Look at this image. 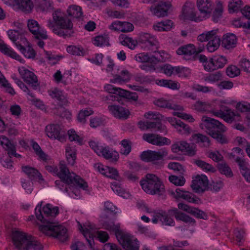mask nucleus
<instances>
[{
  "instance_id": "obj_9",
  "label": "nucleus",
  "mask_w": 250,
  "mask_h": 250,
  "mask_svg": "<svg viewBox=\"0 0 250 250\" xmlns=\"http://www.w3.org/2000/svg\"><path fill=\"white\" fill-rule=\"evenodd\" d=\"M168 155V151L166 148L160 149L158 151L147 150L143 151L140 157L142 160L146 162H152L155 164L158 161L163 160Z\"/></svg>"
},
{
  "instance_id": "obj_42",
  "label": "nucleus",
  "mask_w": 250,
  "mask_h": 250,
  "mask_svg": "<svg viewBox=\"0 0 250 250\" xmlns=\"http://www.w3.org/2000/svg\"><path fill=\"white\" fill-rule=\"evenodd\" d=\"M192 138L196 143H203L205 147H208L210 145V141L207 136L202 134L197 133L192 135Z\"/></svg>"
},
{
  "instance_id": "obj_21",
  "label": "nucleus",
  "mask_w": 250,
  "mask_h": 250,
  "mask_svg": "<svg viewBox=\"0 0 250 250\" xmlns=\"http://www.w3.org/2000/svg\"><path fill=\"white\" fill-rule=\"evenodd\" d=\"M196 49L193 44L183 45L178 48L176 53L179 55H183L186 60H192L194 58Z\"/></svg>"
},
{
  "instance_id": "obj_33",
  "label": "nucleus",
  "mask_w": 250,
  "mask_h": 250,
  "mask_svg": "<svg viewBox=\"0 0 250 250\" xmlns=\"http://www.w3.org/2000/svg\"><path fill=\"white\" fill-rule=\"evenodd\" d=\"M148 129H152L154 131H158L160 132L164 133L166 135L167 134V130L166 126L163 125L161 121H148V124H147Z\"/></svg>"
},
{
  "instance_id": "obj_47",
  "label": "nucleus",
  "mask_w": 250,
  "mask_h": 250,
  "mask_svg": "<svg viewBox=\"0 0 250 250\" xmlns=\"http://www.w3.org/2000/svg\"><path fill=\"white\" fill-rule=\"evenodd\" d=\"M68 53L76 56H83L84 52L82 47L80 46L70 45L67 48Z\"/></svg>"
},
{
  "instance_id": "obj_7",
  "label": "nucleus",
  "mask_w": 250,
  "mask_h": 250,
  "mask_svg": "<svg viewBox=\"0 0 250 250\" xmlns=\"http://www.w3.org/2000/svg\"><path fill=\"white\" fill-rule=\"evenodd\" d=\"M116 238L125 250H139V241L129 234L122 231L117 233Z\"/></svg>"
},
{
  "instance_id": "obj_38",
  "label": "nucleus",
  "mask_w": 250,
  "mask_h": 250,
  "mask_svg": "<svg viewBox=\"0 0 250 250\" xmlns=\"http://www.w3.org/2000/svg\"><path fill=\"white\" fill-rule=\"evenodd\" d=\"M129 79V72L126 70H124L121 71V75H115L114 79H111L110 81L113 83H121L125 81H128Z\"/></svg>"
},
{
  "instance_id": "obj_56",
  "label": "nucleus",
  "mask_w": 250,
  "mask_h": 250,
  "mask_svg": "<svg viewBox=\"0 0 250 250\" xmlns=\"http://www.w3.org/2000/svg\"><path fill=\"white\" fill-rule=\"evenodd\" d=\"M223 12V5L222 3L219 1L217 3V7L215 8L212 15L213 21L217 22L218 21L219 19L221 17Z\"/></svg>"
},
{
  "instance_id": "obj_62",
  "label": "nucleus",
  "mask_w": 250,
  "mask_h": 250,
  "mask_svg": "<svg viewBox=\"0 0 250 250\" xmlns=\"http://www.w3.org/2000/svg\"><path fill=\"white\" fill-rule=\"evenodd\" d=\"M176 66L173 67L169 64H166L161 67V70L163 73L168 76H170L172 74H175V68Z\"/></svg>"
},
{
  "instance_id": "obj_22",
  "label": "nucleus",
  "mask_w": 250,
  "mask_h": 250,
  "mask_svg": "<svg viewBox=\"0 0 250 250\" xmlns=\"http://www.w3.org/2000/svg\"><path fill=\"white\" fill-rule=\"evenodd\" d=\"M159 220L167 226H174L175 225L173 219L169 216L168 211H161L156 213L152 219V222L154 224L157 223Z\"/></svg>"
},
{
  "instance_id": "obj_32",
  "label": "nucleus",
  "mask_w": 250,
  "mask_h": 250,
  "mask_svg": "<svg viewBox=\"0 0 250 250\" xmlns=\"http://www.w3.org/2000/svg\"><path fill=\"white\" fill-rule=\"evenodd\" d=\"M103 228L110 232L115 233L116 237L118 232H122L120 229V224H117L115 225L113 222L109 221H104L101 223Z\"/></svg>"
},
{
  "instance_id": "obj_16",
  "label": "nucleus",
  "mask_w": 250,
  "mask_h": 250,
  "mask_svg": "<svg viewBox=\"0 0 250 250\" xmlns=\"http://www.w3.org/2000/svg\"><path fill=\"white\" fill-rule=\"evenodd\" d=\"M139 41L140 42L146 44L149 49L156 53L158 41L155 36L148 33L141 32L139 34Z\"/></svg>"
},
{
  "instance_id": "obj_24",
  "label": "nucleus",
  "mask_w": 250,
  "mask_h": 250,
  "mask_svg": "<svg viewBox=\"0 0 250 250\" xmlns=\"http://www.w3.org/2000/svg\"><path fill=\"white\" fill-rule=\"evenodd\" d=\"M34 6L38 11L47 12L53 9L52 3L50 0H33Z\"/></svg>"
},
{
  "instance_id": "obj_19",
  "label": "nucleus",
  "mask_w": 250,
  "mask_h": 250,
  "mask_svg": "<svg viewBox=\"0 0 250 250\" xmlns=\"http://www.w3.org/2000/svg\"><path fill=\"white\" fill-rule=\"evenodd\" d=\"M178 208L179 209L183 210L188 213L191 214L198 219L207 220L208 215L204 211L199 209L198 208L190 207L183 203H179L178 204Z\"/></svg>"
},
{
  "instance_id": "obj_31",
  "label": "nucleus",
  "mask_w": 250,
  "mask_h": 250,
  "mask_svg": "<svg viewBox=\"0 0 250 250\" xmlns=\"http://www.w3.org/2000/svg\"><path fill=\"white\" fill-rule=\"evenodd\" d=\"M197 5L202 14H209L212 10V4L209 0H197Z\"/></svg>"
},
{
  "instance_id": "obj_53",
  "label": "nucleus",
  "mask_w": 250,
  "mask_h": 250,
  "mask_svg": "<svg viewBox=\"0 0 250 250\" xmlns=\"http://www.w3.org/2000/svg\"><path fill=\"white\" fill-rule=\"evenodd\" d=\"M121 145L123 148L121 149V153L125 155H127L131 150V143L130 141L124 139L121 141Z\"/></svg>"
},
{
  "instance_id": "obj_35",
  "label": "nucleus",
  "mask_w": 250,
  "mask_h": 250,
  "mask_svg": "<svg viewBox=\"0 0 250 250\" xmlns=\"http://www.w3.org/2000/svg\"><path fill=\"white\" fill-rule=\"evenodd\" d=\"M49 95L53 98H56L59 102V105L61 106L66 105L68 101L65 97L63 95L61 91L55 89L49 93Z\"/></svg>"
},
{
  "instance_id": "obj_6",
  "label": "nucleus",
  "mask_w": 250,
  "mask_h": 250,
  "mask_svg": "<svg viewBox=\"0 0 250 250\" xmlns=\"http://www.w3.org/2000/svg\"><path fill=\"white\" fill-rule=\"evenodd\" d=\"M143 189L147 193L154 195H162L165 192V187L159 178L156 175L148 173L145 179L140 181Z\"/></svg>"
},
{
  "instance_id": "obj_26",
  "label": "nucleus",
  "mask_w": 250,
  "mask_h": 250,
  "mask_svg": "<svg viewBox=\"0 0 250 250\" xmlns=\"http://www.w3.org/2000/svg\"><path fill=\"white\" fill-rule=\"evenodd\" d=\"M22 171L27 175L31 180L38 179L42 180L41 173L35 168L29 166H24L21 167Z\"/></svg>"
},
{
  "instance_id": "obj_1",
  "label": "nucleus",
  "mask_w": 250,
  "mask_h": 250,
  "mask_svg": "<svg viewBox=\"0 0 250 250\" xmlns=\"http://www.w3.org/2000/svg\"><path fill=\"white\" fill-rule=\"evenodd\" d=\"M42 202L39 203L35 208L37 219L43 224L40 226V230L60 241H66L68 237L66 228L55 222V218L59 213L58 207L47 204L42 208Z\"/></svg>"
},
{
  "instance_id": "obj_18",
  "label": "nucleus",
  "mask_w": 250,
  "mask_h": 250,
  "mask_svg": "<svg viewBox=\"0 0 250 250\" xmlns=\"http://www.w3.org/2000/svg\"><path fill=\"white\" fill-rule=\"evenodd\" d=\"M18 70L24 82L27 83L31 84L33 88L36 89L39 86V83L37 77L35 74L24 67L19 68Z\"/></svg>"
},
{
  "instance_id": "obj_13",
  "label": "nucleus",
  "mask_w": 250,
  "mask_h": 250,
  "mask_svg": "<svg viewBox=\"0 0 250 250\" xmlns=\"http://www.w3.org/2000/svg\"><path fill=\"white\" fill-rule=\"evenodd\" d=\"M171 194L176 199L182 198L189 203L196 204L201 203V199L193 193L179 188H176L175 191H172Z\"/></svg>"
},
{
  "instance_id": "obj_61",
  "label": "nucleus",
  "mask_w": 250,
  "mask_h": 250,
  "mask_svg": "<svg viewBox=\"0 0 250 250\" xmlns=\"http://www.w3.org/2000/svg\"><path fill=\"white\" fill-rule=\"evenodd\" d=\"M243 19L244 18L234 19L232 21V24L236 27H243L245 28L250 29V21H247L246 22L243 23L242 21Z\"/></svg>"
},
{
  "instance_id": "obj_27",
  "label": "nucleus",
  "mask_w": 250,
  "mask_h": 250,
  "mask_svg": "<svg viewBox=\"0 0 250 250\" xmlns=\"http://www.w3.org/2000/svg\"><path fill=\"white\" fill-rule=\"evenodd\" d=\"M0 51L5 55L23 63L24 61L15 52L8 48L2 41H0Z\"/></svg>"
},
{
  "instance_id": "obj_59",
  "label": "nucleus",
  "mask_w": 250,
  "mask_h": 250,
  "mask_svg": "<svg viewBox=\"0 0 250 250\" xmlns=\"http://www.w3.org/2000/svg\"><path fill=\"white\" fill-rule=\"evenodd\" d=\"M226 73L229 77L234 78L240 75V70L235 65H231L227 68Z\"/></svg>"
},
{
  "instance_id": "obj_14",
  "label": "nucleus",
  "mask_w": 250,
  "mask_h": 250,
  "mask_svg": "<svg viewBox=\"0 0 250 250\" xmlns=\"http://www.w3.org/2000/svg\"><path fill=\"white\" fill-rule=\"evenodd\" d=\"M143 139L149 144L160 146L169 145L171 143L170 140L167 138L154 133L144 134Z\"/></svg>"
},
{
  "instance_id": "obj_60",
  "label": "nucleus",
  "mask_w": 250,
  "mask_h": 250,
  "mask_svg": "<svg viewBox=\"0 0 250 250\" xmlns=\"http://www.w3.org/2000/svg\"><path fill=\"white\" fill-rule=\"evenodd\" d=\"M145 117L152 121H161L163 116L159 112L149 111L145 114Z\"/></svg>"
},
{
  "instance_id": "obj_17",
  "label": "nucleus",
  "mask_w": 250,
  "mask_h": 250,
  "mask_svg": "<svg viewBox=\"0 0 250 250\" xmlns=\"http://www.w3.org/2000/svg\"><path fill=\"white\" fill-rule=\"evenodd\" d=\"M27 26L29 31L35 36V38L41 39H47L48 36L46 31L41 28L38 22L34 20H29Z\"/></svg>"
},
{
  "instance_id": "obj_8",
  "label": "nucleus",
  "mask_w": 250,
  "mask_h": 250,
  "mask_svg": "<svg viewBox=\"0 0 250 250\" xmlns=\"http://www.w3.org/2000/svg\"><path fill=\"white\" fill-rule=\"evenodd\" d=\"M144 3H153L157 2L154 7L152 6L150 11L152 13L158 17H163L167 15L168 11L171 7L170 2L159 1V0H143Z\"/></svg>"
},
{
  "instance_id": "obj_15",
  "label": "nucleus",
  "mask_w": 250,
  "mask_h": 250,
  "mask_svg": "<svg viewBox=\"0 0 250 250\" xmlns=\"http://www.w3.org/2000/svg\"><path fill=\"white\" fill-rule=\"evenodd\" d=\"M47 136L51 139H57L62 142L64 139V132L58 124H51L45 127Z\"/></svg>"
},
{
  "instance_id": "obj_48",
  "label": "nucleus",
  "mask_w": 250,
  "mask_h": 250,
  "mask_svg": "<svg viewBox=\"0 0 250 250\" xmlns=\"http://www.w3.org/2000/svg\"><path fill=\"white\" fill-rule=\"evenodd\" d=\"M120 94L119 97L125 98L128 100L133 101H136L138 99V95L135 92H131L129 91L124 90L122 88L120 89Z\"/></svg>"
},
{
  "instance_id": "obj_25",
  "label": "nucleus",
  "mask_w": 250,
  "mask_h": 250,
  "mask_svg": "<svg viewBox=\"0 0 250 250\" xmlns=\"http://www.w3.org/2000/svg\"><path fill=\"white\" fill-rule=\"evenodd\" d=\"M237 38L232 33H228L224 36L222 41V45L226 49H230L236 46Z\"/></svg>"
},
{
  "instance_id": "obj_2",
  "label": "nucleus",
  "mask_w": 250,
  "mask_h": 250,
  "mask_svg": "<svg viewBox=\"0 0 250 250\" xmlns=\"http://www.w3.org/2000/svg\"><path fill=\"white\" fill-rule=\"evenodd\" d=\"M53 19L56 25L50 20L47 22V26L52 30V32L59 37L63 38L73 36V23L67 18L62 16L60 10L55 11L52 14Z\"/></svg>"
},
{
  "instance_id": "obj_58",
  "label": "nucleus",
  "mask_w": 250,
  "mask_h": 250,
  "mask_svg": "<svg viewBox=\"0 0 250 250\" xmlns=\"http://www.w3.org/2000/svg\"><path fill=\"white\" fill-rule=\"evenodd\" d=\"M23 32L21 30H9L7 31V34L9 39L15 44V43H20L16 42L20 35H21Z\"/></svg>"
},
{
  "instance_id": "obj_41",
  "label": "nucleus",
  "mask_w": 250,
  "mask_h": 250,
  "mask_svg": "<svg viewBox=\"0 0 250 250\" xmlns=\"http://www.w3.org/2000/svg\"><path fill=\"white\" fill-rule=\"evenodd\" d=\"M220 39L216 36L212 38L207 44V49L209 52H213L218 48L220 44Z\"/></svg>"
},
{
  "instance_id": "obj_30",
  "label": "nucleus",
  "mask_w": 250,
  "mask_h": 250,
  "mask_svg": "<svg viewBox=\"0 0 250 250\" xmlns=\"http://www.w3.org/2000/svg\"><path fill=\"white\" fill-rule=\"evenodd\" d=\"M193 6L191 3L186 2L182 9L183 14L186 19L191 21H197L196 14L193 9Z\"/></svg>"
},
{
  "instance_id": "obj_36",
  "label": "nucleus",
  "mask_w": 250,
  "mask_h": 250,
  "mask_svg": "<svg viewBox=\"0 0 250 250\" xmlns=\"http://www.w3.org/2000/svg\"><path fill=\"white\" fill-rule=\"evenodd\" d=\"M15 45L26 58L33 59L35 57L36 52L31 46H28L26 49L21 43H15Z\"/></svg>"
},
{
  "instance_id": "obj_10",
  "label": "nucleus",
  "mask_w": 250,
  "mask_h": 250,
  "mask_svg": "<svg viewBox=\"0 0 250 250\" xmlns=\"http://www.w3.org/2000/svg\"><path fill=\"white\" fill-rule=\"evenodd\" d=\"M211 113L215 116L222 118L228 123H231L233 121H238L240 120V115L238 113L225 105H221L219 110H212Z\"/></svg>"
},
{
  "instance_id": "obj_28",
  "label": "nucleus",
  "mask_w": 250,
  "mask_h": 250,
  "mask_svg": "<svg viewBox=\"0 0 250 250\" xmlns=\"http://www.w3.org/2000/svg\"><path fill=\"white\" fill-rule=\"evenodd\" d=\"M101 155L106 159H111L112 161H117L119 159V154L116 151H113L108 146L100 148Z\"/></svg>"
},
{
  "instance_id": "obj_64",
  "label": "nucleus",
  "mask_w": 250,
  "mask_h": 250,
  "mask_svg": "<svg viewBox=\"0 0 250 250\" xmlns=\"http://www.w3.org/2000/svg\"><path fill=\"white\" fill-rule=\"evenodd\" d=\"M239 66L244 71L250 73V62L247 59H241L239 62Z\"/></svg>"
},
{
  "instance_id": "obj_34",
  "label": "nucleus",
  "mask_w": 250,
  "mask_h": 250,
  "mask_svg": "<svg viewBox=\"0 0 250 250\" xmlns=\"http://www.w3.org/2000/svg\"><path fill=\"white\" fill-rule=\"evenodd\" d=\"M182 152H186V154L190 157L194 156L196 155L197 148L196 146L194 144H189L185 141H182Z\"/></svg>"
},
{
  "instance_id": "obj_43",
  "label": "nucleus",
  "mask_w": 250,
  "mask_h": 250,
  "mask_svg": "<svg viewBox=\"0 0 250 250\" xmlns=\"http://www.w3.org/2000/svg\"><path fill=\"white\" fill-rule=\"evenodd\" d=\"M109 37L107 35H99L95 37L93 44L97 46H102L104 45H109Z\"/></svg>"
},
{
  "instance_id": "obj_52",
  "label": "nucleus",
  "mask_w": 250,
  "mask_h": 250,
  "mask_svg": "<svg viewBox=\"0 0 250 250\" xmlns=\"http://www.w3.org/2000/svg\"><path fill=\"white\" fill-rule=\"evenodd\" d=\"M218 168L221 174H224L226 176L230 177L233 176L231 168L226 163L218 164Z\"/></svg>"
},
{
  "instance_id": "obj_50",
  "label": "nucleus",
  "mask_w": 250,
  "mask_h": 250,
  "mask_svg": "<svg viewBox=\"0 0 250 250\" xmlns=\"http://www.w3.org/2000/svg\"><path fill=\"white\" fill-rule=\"evenodd\" d=\"M0 144L7 152L12 148H13V152L14 151V146L15 145L12 144L6 137L4 136L0 137Z\"/></svg>"
},
{
  "instance_id": "obj_54",
  "label": "nucleus",
  "mask_w": 250,
  "mask_h": 250,
  "mask_svg": "<svg viewBox=\"0 0 250 250\" xmlns=\"http://www.w3.org/2000/svg\"><path fill=\"white\" fill-rule=\"evenodd\" d=\"M168 179L171 183L177 186H182L186 182V180L182 175L179 176L171 175L169 176Z\"/></svg>"
},
{
  "instance_id": "obj_45",
  "label": "nucleus",
  "mask_w": 250,
  "mask_h": 250,
  "mask_svg": "<svg viewBox=\"0 0 250 250\" xmlns=\"http://www.w3.org/2000/svg\"><path fill=\"white\" fill-rule=\"evenodd\" d=\"M242 5L241 0H230L229 3L228 7L229 13L237 12L241 10Z\"/></svg>"
},
{
  "instance_id": "obj_23",
  "label": "nucleus",
  "mask_w": 250,
  "mask_h": 250,
  "mask_svg": "<svg viewBox=\"0 0 250 250\" xmlns=\"http://www.w3.org/2000/svg\"><path fill=\"white\" fill-rule=\"evenodd\" d=\"M168 213L169 216H174L178 221H181L186 223H192L193 224H195L196 223V221L194 218L179 211L177 208L169 209Z\"/></svg>"
},
{
  "instance_id": "obj_4",
  "label": "nucleus",
  "mask_w": 250,
  "mask_h": 250,
  "mask_svg": "<svg viewBox=\"0 0 250 250\" xmlns=\"http://www.w3.org/2000/svg\"><path fill=\"white\" fill-rule=\"evenodd\" d=\"M12 241L19 250H43V247L40 242L31 235L16 230L12 233Z\"/></svg>"
},
{
  "instance_id": "obj_29",
  "label": "nucleus",
  "mask_w": 250,
  "mask_h": 250,
  "mask_svg": "<svg viewBox=\"0 0 250 250\" xmlns=\"http://www.w3.org/2000/svg\"><path fill=\"white\" fill-rule=\"evenodd\" d=\"M155 104L157 106L167 108L174 110H182L183 107L179 105L175 104L169 101L164 100V99H159L155 102Z\"/></svg>"
},
{
  "instance_id": "obj_5",
  "label": "nucleus",
  "mask_w": 250,
  "mask_h": 250,
  "mask_svg": "<svg viewBox=\"0 0 250 250\" xmlns=\"http://www.w3.org/2000/svg\"><path fill=\"white\" fill-rule=\"evenodd\" d=\"M45 169L48 172L56 174L61 179L65 181L68 183H72L73 180L79 186V187L83 189H86L88 187L87 183L81 178L79 176L75 173H71L66 165L60 163L59 171L58 168L55 166H46Z\"/></svg>"
},
{
  "instance_id": "obj_55",
  "label": "nucleus",
  "mask_w": 250,
  "mask_h": 250,
  "mask_svg": "<svg viewBox=\"0 0 250 250\" xmlns=\"http://www.w3.org/2000/svg\"><path fill=\"white\" fill-rule=\"evenodd\" d=\"M69 139L70 141H75L80 145L83 144V139L81 138L73 129H70L68 131Z\"/></svg>"
},
{
  "instance_id": "obj_37",
  "label": "nucleus",
  "mask_w": 250,
  "mask_h": 250,
  "mask_svg": "<svg viewBox=\"0 0 250 250\" xmlns=\"http://www.w3.org/2000/svg\"><path fill=\"white\" fill-rule=\"evenodd\" d=\"M65 155L68 164L73 166L76 159V149L71 147H67L65 149Z\"/></svg>"
},
{
  "instance_id": "obj_20",
  "label": "nucleus",
  "mask_w": 250,
  "mask_h": 250,
  "mask_svg": "<svg viewBox=\"0 0 250 250\" xmlns=\"http://www.w3.org/2000/svg\"><path fill=\"white\" fill-rule=\"evenodd\" d=\"M108 109L115 117L119 119H127L130 115L128 109L119 105H109Z\"/></svg>"
},
{
  "instance_id": "obj_49",
  "label": "nucleus",
  "mask_w": 250,
  "mask_h": 250,
  "mask_svg": "<svg viewBox=\"0 0 250 250\" xmlns=\"http://www.w3.org/2000/svg\"><path fill=\"white\" fill-rule=\"evenodd\" d=\"M31 146L33 147V149L34 150L36 154L42 160L45 161L46 159V155L45 153L42 150L40 146L38 144V143L33 140L31 141Z\"/></svg>"
},
{
  "instance_id": "obj_63",
  "label": "nucleus",
  "mask_w": 250,
  "mask_h": 250,
  "mask_svg": "<svg viewBox=\"0 0 250 250\" xmlns=\"http://www.w3.org/2000/svg\"><path fill=\"white\" fill-rule=\"evenodd\" d=\"M122 43L123 45L127 46L130 49H133L137 45V42L131 38L126 37L122 42Z\"/></svg>"
},
{
  "instance_id": "obj_40",
  "label": "nucleus",
  "mask_w": 250,
  "mask_h": 250,
  "mask_svg": "<svg viewBox=\"0 0 250 250\" xmlns=\"http://www.w3.org/2000/svg\"><path fill=\"white\" fill-rule=\"evenodd\" d=\"M67 12L69 16L76 19L80 18L83 15L82 8L79 6L73 5L70 6Z\"/></svg>"
},
{
  "instance_id": "obj_46",
  "label": "nucleus",
  "mask_w": 250,
  "mask_h": 250,
  "mask_svg": "<svg viewBox=\"0 0 250 250\" xmlns=\"http://www.w3.org/2000/svg\"><path fill=\"white\" fill-rule=\"evenodd\" d=\"M216 32L215 30H211L207 32H204L198 36V41L202 42L210 41L212 38H214Z\"/></svg>"
},
{
  "instance_id": "obj_3",
  "label": "nucleus",
  "mask_w": 250,
  "mask_h": 250,
  "mask_svg": "<svg viewBox=\"0 0 250 250\" xmlns=\"http://www.w3.org/2000/svg\"><path fill=\"white\" fill-rule=\"evenodd\" d=\"M201 124L203 128L206 132L218 143L223 144L227 143V139L223 133L226 131L227 127L219 121L210 117H202Z\"/></svg>"
},
{
  "instance_id": "obj_39",
  "label": "nucleus",
  "mask_w": 250,
  "mask_h": 250,
  "mask_svg": "<svg viewBox=\"0 0 250 250\" xmlns=\"http://www.w3.org/2000/svg\"><path fill=\"white\" fill-rule=\"evenodd\" d=\"M156 83L161 86L168 87L172 89H177L178 88V83L170 80H157Z\"/></svg>"
},
{
  "instance_id": "obj_11",
  "label": "nucleus",
  "mask_w": 250,
  "mask_h": 250,
  "mask_svg": "<svg viewBox=\"0 0 250 250\" xmlns=\"http://www.w3.org/2000/svg\"><path fill=\"white\" fill-rule=\"evenodd\" d=\"M227 59L223 56H214L209 59L208 62L204 64V69L208 71L223 68L227 63Z\"/></svg>"
},
{
  "instance_id": "obj_57",
  "label": "nucleus",
  "mask_w": 250,
  "mask_h": 250,
  "mask_svg": "<svg viewBox=\"0 0 250 250\" xmlns=\"http://www.w3.org/2000/svg\"><path fill=\"white\" fill-rule=\"evenodd\" d=\"M168 167L181 175H183L185 172L184 167L179 163L170 162L168 164Z\"/></svg>"
},
{
  "instance_id": "obj_51",
  "label": "nucleus",
  "mask_w": 250,
  "mask_h": 250,
  "mask_svg": "<svg viewBox=\"0 0 250 250\" xmlns=\"http://www.w3.org/2000/svg\"><path fill=\"white\" fill-rule=\"evenodd\" d=\"M93 113V111L90 109H86L81 110L78 115V120L81 123L83 124L86 122V118Z\"/></svg>"
},
{
  "instance_id": "obj_44",
  "label": "nucleus",
  "mask_w": 250,
  "mask_h": 250,
  "mask_svg": "<svg viewBox=\"0 0 250 250\" xmlns=\"http://www.w3.org/2000/svg\"><path fill=\"white\" fill-rule=\"evenodd\" d=\"M195 164L198 167L201 168L203 170L206 171H209L214 172L215 171V168L208 163L202 161L201 160H195L194 161Z\"/></svg>"
},
{
  "instance_id": "obj_12",
  "label": "nucleus",
  "mask_w": 250,
  "mask_h": 250,
  "mask_svg": "<svg viewBox=\"0 0 250 250\" xmlns=\"http://www.w3.org/2000/svg\"><path fill=\"white\" fill-rule=\"evenodd\" d=\"M208 180L206 175H197L192 181L191 188L196 193H202L206 190H208Z\"/></svg>"
}]
</instances>
